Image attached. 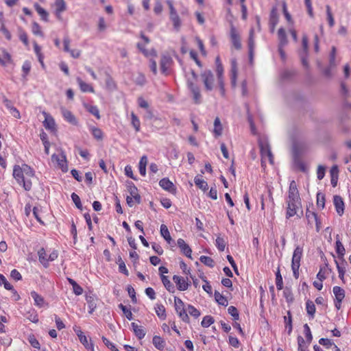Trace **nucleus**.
<instances>
[{
	"label": "nucleus",
	"mask_w": 351,
	"mask_h": 351,
	"mask_svg": "<svg viewBox=\"0 0 351 351\" xmlns=\"http://www.w3.org/2000/svg\"><path fill=\"white\" fill-rule=\"evenodd\" d=\"M287 207V218L297 215L298 211L301 208V199L297 188L296 183L292 180L289 184L288 195L286 198Z\"/></svg>",
	"instance_id": "nucleus-1"
},
{
	"label": "nucleus",
	"mask_w": 351,
	"mask_h": 351,
	"mask_svg": "<svg viewBox=\"0 0 351 351\" xmlns=\"http://www.w3.org/2000/svg\"><path fill=\"white\" fill-rule=\"evenodd\" d=\"M303 249L302 247L298 245L293 252L292 261H291V269L293 271V276L297 279L299 277V269L300 267V261L302 257Z\"/></svg>",
	"instance_id": "nucleus-2"
},
{
	"label": "nucleus",
	"mask_w": 351,
	"mask_h": 351,
	"mask_svg": "<svg viewBox=\"0 0 351 351\" xmlns=\"http://www.w3.org/2000/svg\"><path fill=\"white\" fill-rule=\"evenodd\" d=\"M175 310L179 317L185 323H189L190 319L186 313V306L183 301L178 298L174 297Z\"/></svg>",
	"instance_id": "nucleus-3"
},
{
	"label": "nucleus",
	"mask_w": 351,
	"mask_h": 351,
	"mask_svg": "<svg viewBox=\"0 0 351 351\" xmlns=\"http://www.w3.org/2000/svg\"><path fill=\"white\" fill-rule=\"evenodd\" d=\"M13 176L19 184H23V188L26 191H29L32 189V180H26L24 179V173H23L21 166L15 165L14 167Z\"/></svg>",
	"instance_id": "nucleus-4"
},
{
	"label": "nucleus",
	"mask_w": 351,
	"mask_h": 351,
	"mask_svg": "<svg viewBox=\"0 0 351 351\" xmlns=\"http://www.w3.org/2000/svg\"><path fill=\"white\" fill-rule=\"evenodd\" d=\"M261 154V165L262 167L266 165L267 161L270 164L274 163L273 155L271 154L270 147L267 142L259 143Z\"/></svg>",
	"instance_id": "nucleus-5"
},
{
	"label": "nucleus",
	"mask_w": 351,
	"mask_h": 351,
	"mask_svg": "<svg viewBox=\"0 0 351 351\" xmlns=\"http://www.w3.org/2000/svg\"><path fill=\"white\" fill-rule=\"evenodd\" d=\"M200 77L205 90L206 91L213 90L215 87V77L213 73L210 70H206L201 73Z\"/></svg>",
	"instance_id": "nucleus-6"
},
{
	"label": "nucleus",
	"mask_w": 351,
	"mask_h": 351,
	"mask_svg": "<svg viewBox=\"0 0 351 351\" xmlns=\"http://www.w3.org/2000/svg\"><path fill=\"white\" fill-rule=\"evenodd\" d=\"M51 161L56 167L62 169L63 172H66L68 171L66 155L62 151L60 154H53L51 156Z\"/></svg>",
	"instance_id": "nucleus-7"
},
{
	"label": "nucleus",
	"mask_w": 351,
	"mask_h": 351,
	"mask_svg": "<svg viewBox=\"0 0 351 351\" xmlns=\"http://www.w3.org/2000/svg\"><path fill=\"white\" fill-rule=\"evenodd\" d=\"M141 37L144 41V43H138L137 48L147 58L156 57L157 56L156 51L154 49L147 50L145 49V45L149 43V39L143 34H141Z\"/></svg>",
	"instance_id": "nucleus-8"
},
{
	"label": "nucleus",
	"mask_w": 351,
	"mask_h": 351,
	"mask_svg": "<svg viewBox=\"0 0 351 351\" xmlns=\"http://www.w3.org/2000/svg\"><path fill=\"white\" fill-rule=\"evenodd\" d=\"M187 86L192 94L194 102L195 104L201 103L202 95L200 93L199 88L195 84L193 81L190 80L189 79L187 80Z\"/></svg>",
	"instance_id": "nucleus-9"
},
{
	"label": "nucleus",
	"mask_w": 351,
	"mask_h": 351,
	"mask_svg": "<svg viewBox=\"0 0 351 351\" xmlns=\"http://www.w3.org/2000/svg\"><path fill=\"white\" fill-rule=\"evenodd\" d=\"M42 114L45 117V120L43 121V125L45 129L50 130L51 132H56V124L53 117L45 111H43Z\"/></svg>",
	"instance_id": "nucleus-10"
},
{
	"label": "nucleus",
	"mask_w": 351,
	"mask_h": 351,
	"mask_svg": "<svg viewBox=\"0 0 351 351\" xmlns=\"http://www.w3.org/2000/svg\"><path fill=\"white\" fill-rule=\"evenodd\" d=\"M230 36L234 47L238 50L240 49L241 48L240 36L233 25H232L230 27Z\"/></svg>",
	"instance_id": "nucleus-11"
},
{
	"label": "nucleus",
	"mask_w": 351,
	"mask_h": 351,
	"mask_svg": "<svg viewBox=\"0 0 351 351\" xmlns=\"http://www.w3.org/2000/svg\"><path fill=\"white\" fill-rule=\"evenodd\" d=\"M3 104L6 107V108L9 110L10 113L16 119H21V114L18 109H16L12 101L6 98L5 97H3Z\"/></svg>",
	"instance_id": "nucleus-12"
},
{
	"label": "nucleus",
	"mask_w": 351,
	"mask_h": 351,
	"mask_svg": "<svg viewBox=\"0 0 351 351\" xmlns=\"http://www.w3.org/2000/svg\"><path fill=\"white\" fill-rule=\"evenodd\" d=\"M55 15L58 20H62V13L66 9V3L64 0H55L54 3Z\"/></svg>",
	"instance_id": "nucleus-13"
},
{
	"label": "nucleus",
	"mask_w": 351,
	"mask_h": 351,
	"mask_svg": "<svg viewBox=\"0 0 351 351\" xmlns=\"http://www.w3.org/2000/svg\"><path fill=\"white\" fill-rule=\"evenodd\" d=\"M61 114L64 119L69 123L76 125L77 124V120L74 114L64 107L60 108Z\"/></svg>",
	"instance_id": "nucleus-14"
},
{
	"label": "nucleus",
	"mask_w": 351,
	"mask_h": 351,
	"mask_svg": "<svg viewBox=\"0 0 351 351\" xmlns=\"http://www.w3.org/2000/svg\"><path fill=\"white\" fill-rule=\"evenodd\" d=\"M173 282L176 284L178 290L185 291L189 288V283L187 280L183 277L174 275L173 277Z\"/></svg>",
	"instance_id": "nucleus-15"
},
{
	"label": "nucleus",
	"mask_w": 351,
	"mask_h": 351,
	"mask_svg": "<svg viewBox=\"0 0 351 351\" xmlns=\"http://www.w3.org/2000/svg\"><path fill=\"white\" fill-rule=\"evenodd\" d=\"M172 59L170 56L162 55L160 60V70L162 73L167 74L168 69L171 66Z\"/></svg>",
	"instance_id": "nucleus-16"
},
{
	"label": "nucleus",
	"mask_w": 351,
	"mask_h": 351,
	"mask_svg": "<svg viewBox=\"0 0 351 351\" xmlns=\"http://www.w3.org/2000/svg\"><path fill=\"white\" fill-rule=\"evenodd\" d=\"M333 203L337 213L339 215H342L344 212V202L341 197L339 195H335L333 197Z\"/></svg>",
	"instance_id": "nucleus-17"
},
{
	"label": "nucleus",
	"mask_w": 351,
	"mask_h": 351,
	"mask_svg": "<svg viewBox=\"0 0 351 351\" xmlns=\"http://www.w3.org/2000/svg\"><path fill=\"white\" fill-rule=\"evenodd\" d=\"M159 185L164 190L167 191L170 193H174L176 191L175 186L171 181L168 178H162L159 182Z\"/></svg>",
	"instance_id": "nucleus-18"
},
{
	"label": "nucleus",
	"mask_w": 351,
	"mask_h": 351,
	"mask_svg": "<svg viewBox=\"0 0 351 351\" xmlns=\"http://www.w3.org/2000/svg\"><path fill=\"white\" fill-rule=\"evenodd\" d=\"M177 244L180 248L182 252L189 258H191L192 250L191 247L185 243L182 239H178Z\"/></svg>",
	"instance_id": "nucleus-19"
},
{
	"label": "nucleus",
	"mask_w": 351,
	"mask_h": 351,
	"mask_svg": "<svg viewBox=\"0 0 351 351\" xmlns=\"http://www.w3.org/2000/svg\"><path fill=\"white\" fill-rule=\"evenodd\" d=\"M237 62L236 59L233 58L231 60V84L232 86H235L237 84Z\"/></svg>",
	"instance_id": "nucleus-20"
},
{
	"label": "nucleus",
	"mask_w": 351,
	"mask_h": 351,
	"mask_svg": "<svg viewBox=\"0 0 351 351\" xmlns=\"http://www.w3.org/2000/svg\"><path fill=\"white\" fill-rule=\"evenodd\" d=\"M77 84H79L80 90L82 92H84V93H86V92L94 93L95 92L93 86L90 84H87L86 82H84L81 78L77 77Z\"/></svg>",
	"instance_id": "nucleus-21"
},
{
	"label": "nucleus",
	"mask_w": 351,
	"mask_h": 351,
	"mask_svg": "<svg viewBox=\"0 0 351 351\" xmlns=\"http://www.w3.org/2000/svg\"><path fill=\"white\" fill-rule=\"evenodd\" d=\"M23 173H24V179L26 180H31L34 176V172L33 169L27 165L23 164L21 166Z\"/></svg>",
	"instance_id": "nucleus-22"
},
{
	"label": "nucleus",
	"mask_w": 351,
	"mask_h": 351,
	"mask_svg": "<svg viewBox=\"0 0 351 351\" xmlns=\"http://www.w3.org/2000/svg\"><path fill=\"white\" fill-rule=\"evenodd\" d=\"M38 255L39 258V261L40 263L45 267H48V256L49 255L46 253L45 250L44 248H41L38 252Z\"/></svg>",
	"instance_id": "nucleus-23"
},
{
	"label": "nucleus",
	"mask_w": 351,
	"mask_h": 351,
	"mask_svg": "<svg viewBox=\"0 0 351 351\" xmlns=\"http://www.w3.org/2000/svg\"><path fill=\"white\" fill-rule=\"evenodd\" d=\"M86 300L88 304V307L89 308V313H93L97 306L96 304V298L93 295H86Z\"/></svg>",
	"instance_id": "nucleus-24"
},
{
	"label": "nucleus",
	"mask_w": 351,
	"mask_h": 351,
	"mask_svg": "<svg viewBox=\"0 0 351 351\" xmlns=\"http://www.w3.org/2000/svg\"><path fill=\"white\" fill-rule=\"evenodd\" d=\"M223 127L219 117H216L214 121V135L217 137L222 134Z\"/></svg>",
	"instance_id": "nucleus-25"
},
{
	"label": "nucleus",
	"mask_w": 351,
	"mask_h": 351,
	"mask_svg": "<svg viewBox=\"0 0 351 351\" xmlns=\"http://www.w3.org/2000/svg\"><path fill=\"white\" fill-rule=\"evenodd\" d=\"M84 107L88 112L95 116L97 119H100L99 110L96 106L84 104Z\"/></svg>",
	"instance_id": "nucleus-26"
},
{
	"label": "nucleus",
	"mask_w": 351,
	"mask_h": 351,
	"mask_svg": "<svg viewBox=\"0 0 351 351\" xmlns=\"http://www.w3.org/2000/svg\"><path fill=\"white\" fill-rule=\"evenodd\" d=\"M132 327L133 329L134 332L135 333L136 336L139 339H143L145 335V332L143 330V328L141 326H138L136 323L133 322L132 323Z\"/></svg>",
	"instance_id": "nucleus-27"
},
{
	"label": "nucleus",
	"mask_w": 351,
	"mask_h": 351,
	"mask_svg": "<svg viewBox=\"0 0 351 351\" xmlns=\"http://www.w3.org/2000/svg\"><path fill=\"white\" fill-rule=\"evenodd\" d=\"M31 296L34 299V304L36 306H37L40 308L43 306V305L45 304V301H44V298L41 295L38 294L36 291H32Z\"/></svg>",
	"instance_id": "nucleus-28"
},
{
	"label": "nucleus",
	"mask_w": 351,
	"mask_h": 351,
	"mask_svg": "<svg viewBox=\"0 0 351 351\" xmlns=\"http://www.w3.org/2000/svg\"><path fill=\"white\" fill-rule=\"evenodd\" d=\"M152 342L158 350H162L165 348V342L160 336H154Z\"/></svg>",
	"instance_id": "nucleus-29"
},
{
	"label": "nucleus",
	"mask_w": 351,
	"mask_h": 351,
	"mask_svg": "<svg viewBox=\"0 0 351 351\" xmlns=\"http://www.w3.org/2000/svg\"><path fill=\"white\" fill-rule=\"evenodd\" d=\"M160 232L161 236L166 240V241L168 243H170V242L171 241L172 239H171L169 231L167 228V226L165 224H162L160 226Z\"/></svg>",
	"instance_id": "nucleus-30"
},
{
	"label": "nucleus",
	"mask_w": 351,
	"mask_h": 351,
	"mask_svg": "<svg viewBox=\"0 0 351 351\" xmlns=\"http://www.w3.org/2000/svg\"><path fill=\"white\" fill-rule=\"evenodd\" d=\"M194 182L195 185L201 190L205 191L208 189L207 182L205 180H202L199 176H197L195 177Z\"/></svg>",
	"instance_id": "nucleus-31"
},
{
	"label": "nucleus",
	"mask_w": 351,
	"mask_h": 351,
	"mask_svg": "<svg viewBox=\"0 0 351 351\" xmlns=\"http://www.w3.org/2000/svg\"><path fill=\"white\" fill-rule=\"evenodd\" d=\"M147 163V156H143L139 161V165H138L139 173L143 176H145L146 174Z\"/></svg>",
	"instance_id": "nucleus-32"
},
{
	"label": "nucleus",
	"mask_w": 351,
	"mask_h": 351,
	"mask_svg": "<svg viewBox=\"0 0 351 351\" xmlns=\"http://www.w3.org/2000/svg\"><path fill=\"white\" fill-rule=\"evenodd\" d=\"M333 293L335 297V300H343L345 297V291L340 287L335 286L332 289Z\"/></svg>",
	"instance_id": "nucleus-33"
},
{
	"label": "nucleus",
	"mask_w": 351,
	"mask_h": 351,
	"mask_svg": "<svg viewBox=\"0 0 351 351\" xmlns=\"http://www.w3.org/2000/svg\"><path fill=\"white\" fill-rule=\"evenodd\" d=\"M68 281L73 287V291L77 295H80L83 293V289L73 279L68 278Z\"/></svg>",
	"instance_id": "nucleus-34"
},
{
	"label": "nucleus",
	"mask_w": 351,
	"mask_h": 351,
	"mask_svg": "<svg viewBox=\"0 0 351 351\" xmlns=\"http://www.w3.org/2000/svg\"><path fill=\"white\" fill-rule=\"evenodd\" d=\"M34 8L41 19L45 21H48V12L38 3L34 4Z\"/></svg>",
	"instance_id": "nucleus-35"
},
{
	"label": "nucleus",
	"mask_w": 351,
	"mask_h": 351,
	"mask_svg": "<svg viewBox=\"0 0 351 351\" xmlns=\"http://www.w3.org/2000/svg\"><path fill=\"white\" fill-rule=\"evenodd\" d=\"M80 342L86 348H89V343L87 337L80 329H74Z\"/></svg>",
	"instance_id": "nucleus-36"
},
{
	"label": "nucleus",
	"mask_w": 351,
	"mask_h": 351,
	"mask_svg": "<svg viewBox=\"0 0 351 351\" xmlns=\"http://www.w3.org/2000/svg\"><path fill=\"white\" fill-rule=\"evenodd\" d=\"M269 23L271 25V31L274 32L276 25L278 23V15L275 9H273L270 14Z\"/></svg>",
	"instance_id": "nucleus-37"
},
{
	"label": "nucleus",
	"mask_w": 351,
	"mask_h": 351,
	"mask_svg": "<svg viewBox=\"0 0 351 351\" xmlns=\"http://www.w3.org/2000/svg\"><path fill=\"white\" fill-rule=\"evenodd\" d=\"M278 36L279 39V46H285L287 43V36H286V32L283 28H280L278 31Z\"/></svg>",
	"instance_id": "nucleus-38"
},
{
	"label": "nucleus",
	"mask_w": 351,
	"mask_h": 351,
	"mask_svg": "<svg viewBox=\"0 0 351 351\" xmlns=\"http://www.w3.org/2000/svg\"><path fill=\"white\" fill-rule=\"evenodd\" d=\"M336 252L338 254L339 256H343L346 252V250L342 244V243L339 239V235H337V241L335 243Z\"/></svg>",
	"instance_id": "nucleus-39"
},
{
	"label": "nucleus",
	"mask_w": 351,
	"mask_h": 351,
	"mask_svg": "<svg viewBox=\"0 0 351 351\" xmlns=\"http://www.w3.org/2000/svg\"><path fill=\"white\" fill-rule=\"evenodd\" d=\"M186 313L189 314L194 318H197L200 316L201 313L199 310H197L195 306L187 304L186 306Z\"/></svg>",
	"instance_id": "nucleus-40"
},
{
	"label": "nucleus",
	"mask_w": 351,
	"mask_h": 351,
	"mask_svg": "<svg viewBox=\"0 0 351 351\" xmlns=\"http://www.w3.org/2000/svg\"><path fill=\"white\" fill-rule=\"evenodd\" d=\"M161 280L165 288L169 291V292H173L174 291V286L173 284L170 282V280L168 279V277L162 275L161 276Z\"/></svg>",
	"instance_id": "nucleus-41"
},
{
	"label": "nucleus",
	"mask_w": 351,
	"mask_h": 351,
	"mask_svg": "<svg viewBox=\"0 0 351 351\" xmlns=\"http://www.w3.org/2000/svg\"><path fill=\"white\" fill-rule=\"evenodd\" d=\"M154 309L156 313L160 319H165L166 318L165 308L162 304H156Z\"/></svg>",
	"instance_id": "nucleus-42"
},
{
	"label": "nucleus",
	"mask_w": 351,
	"mask_h": 351,
	"mask_svg": "<svg viewBox=\"0 0 351 351\" xmlns=\"http://www.w3.org/2000/svg\"><path fill=\"white\" fill-rule=\"evenodd\" d=\"M129 191L131 195L130 197L134 198L135 202L139 204L141 202V197L138 193L137 188L133 185L130 187Z\"/></svg>",
	"instance_id": "nucleus-43"
},
{
	"label": "nucleus",
	"mask_w": 351,
	"mask_h": 351,
	"mask_svg": "<svg viewBox=\"0 0 351 351\" xmlns=\"http://www.w3.org/2000/svg\"><path fill=\"white\" fill-rule=\"evenodd\" d=\"M215 298L217 302L220 305L226 306L228 304L227 299L217 291L215 293Z\"/></svg>",
	"instance_id": "nucleus-44"
},
{
	"label": "nucleus",
	"mask_w": 351,
	"mask_h": 351,
	"mask_svg": "<svg viewBox=\"0 0 351 351\" xmlns=\"http://www.w3.org/2000/svg\"><path fill=\"white\" fill-rule=\"evenodd\" d=\"M131 123L136 132L140 131V120L134 112L131 113Z\"/></svg>",
	"instance_id": "nucleus-45"
},
{
	"label": "nucleus",
	"mask_w": 351,
	"mask_h": 351,
	"mask_svg": "<svg viewBox=\"0 0 351 351\" xmlns=\"http://www.w3.org/2000/svg\"><path fill=\"white\" fill-rule=\"evenodd\" d=\"M254 29H251L250 32V38H249V42H248L249 53H250V57H252V56L253 50L254 48Z\"/></svg>",
	"instance_id": "nucleus-46"
},
{
	"label": "nucleus",
	"mask_w": 351,
	"mask_h": 351,
	"mask_svg": "<svg viewBox=\"0 0 351 351\" xmlns=\"http://www.w3.org/2000/svg\"><path fill=\"white\" fill-rule=\"evenodd\" d=\"M306 309L307 313L312 317H314L315 313V306L312 301L308 300L306 302Z\"/></svg>",
	"instance_id": "nucleus-47"
},
{
	"label": "nucleus",
	"mask_w": 351,
	"mask_h": 351,
	"mask_svg": "<svg viewBox=\"0 0 351 351\" xmlns=\"http://www.w3.org/2000/svg\"><path fill=\"white\" fill-rule=\"evenodd\" d=\"M12 60L11 56L8 52L5 50H3L2 56H0V64L2 65H5L6 64L10 62Z\"/></svg>",
	"instance_id": "nucleus-48"
},
{
	"label": "nucleus",
	"mask_w": 351,
	"mask_h": 351,
	"mask_svg": "<svg viewBox=\"0 0 351 351\" xmlns=\"http://www.w3.org/2000/svg\"><path fill=\"white\" fill-rule=\"evenodd\" d=\"M170 19L173 24L174 28L178 30L181 26V21L178 14H170Z\"/></svg>",
	"instance_id": "nucleus-49"
},
{
	"label": "nucleus",
	"mask_w": 351,
	"mask_h": 351,
	"mask_svg": "<svg viewBox=\"0 0 351 351\" xmlns=\"http://www.w3.org/2000/svg\"><path fill=\"white\" fill-rule=\"evenodd\" d=\"M276 287L278 290H281L283 287L282 277L280 273L279 268L278 269V271L276 274Z\"/></svg>",
	"instance_id": "nucleus-50"
},
{
	"label": "nucleus",
	"mask_w": 351,
	"mask_h": 351,
	"mask_svg": "<svg viewBox=\"0 0 351 351\" xmlns=\"http://www.w3.org/2000/svg\"><path fill=\"white\" fill-rule=\"evenodd\" d=\"M215 245L219 251L223 252L225 250L226 243L223 238L218 237L215 240Z\"/></svg>",
	"instance_id": "nucleus-51"
},
{
	"label": "nucleus",
	"mask_w": 351,
	"mask_h": 351,
	"mask_svg": "<svg viewBox=\"0 0 351 351\" xmlns=\"http://www.w3.org/2000/svg\"><path fill=\"white\" fill-rule=\"evenodd\" d=\"M118 264H119V272L123 273L126 276H128L129 275L128 270L126 268L124 261L122 260V258L121 257H119L118 259Z\"/></svg>",
	"instance_id": "nucleus-52"
},
{
	"label": "nucleus",
	"mask_w": 351,
	"mask_h": 351,
	"mask_svg": "<svg viewBox=\"0 0 351 351\" xmlns=\"http://www.w3.org/2000/svg\"><path fill=\"white\" fill-rule=\"evenodd\" d=\"M19 37L25 46L29 45L27 35L26 32L21 28L19 29Z\"/></svg>",
	"instance_id": "nucleus-53"
},
{
	"label": "nucleus",
	"mask_w": 351,
	"mask_h": 351,
	"mask_svg": "<svg viewBox=\"0 0 351 351\" xmlns=\"http://www.w3.org/2000/svg\"><path fill=\"white\" fill-rule=\"evenodd\" d=\"M119 308L121 309V311H123V313H124L125 316L127 317L128 319L132 320L133 319L132 311L125 306H124L122 304H120L119 305Z\"/></svg>",
	"instance_id": "nucleus-54"
},
{
	"label": "nucleus",
	"mask_w": 351,
	"mask_h": 351,
	"mask_svg": "<svg viewBox=\"0 0 351 351\" xmlns=\"http://www.w3.org/2000/svg\"><path fill=\"white\" fill-rule=\"evenodd\" d=\"M213 323H214L213 317L210 315H207V316L204 317L201 324L203 327L208 328Z\"/></svg>",
	"instance_id": "nucleus-55"
},
{
	"label": "nucleus",
	"mask_w": 351,
	"mask_h": 351,
	"mask_svg": "<svg viewBox=\"0 0 351 351\" xmlns=\"http://www.w3.org/2000/svg\"><path fill=\"white\" fill-rule=\"evenodd\" d=\"M199 260L202 263H204V265H206L210 267H214V261L209 256H200Z\"/></svg>",
	"instance_id": "nucleus-56"
},
{
	"label": "nucleus",
	"mask_w": 351,
	"mask_h": 351,
	"mask_svg": "<svg viewBox=\"0 0 351 351\" xmlns=\"http://www.w3.org/2000/svg\"><path fill=\"white\" fill-rule=\"evenodd\" d=\"M90 131L92 134L96 139L101 140L102 138L103 132L99 128L93 127L91 128Z\"/></svg>",
	"instance_id": "nucleus-57"
},
{
	"label": "nucleus",
	"mask_w": 351,
	"mask_h": 351,
	"mask_svg": "<svg viewBox=\"0 0 351 351\" xmlns=\"http://www.w3.org/2000/svg\"><path fill=\"white\" fill-rule=\"evenodd\" d=\"M216 73L217 76V82H224L223 80V65L216 66Z\"/></svg>",
	"instance_id": "nucleus-58"
},
{
	"label": "nucleus",
	"mask_w": 351,
	"mask_h": 351,
	"mask_svg": "<svg viewBox=\"0 0 351 351\" xmlns=\"http://www.w3.org/2000/svg\"><path fill=\"white\" fill-rule=\"evenodd\" d=\"M32 31L34 35L40 36H43V32L41 31L40 25L36 22L33 23V24H32Z\"/></svg>",
	"instance_id": "nucleus-59"
},
{
	"label": "nucleus",
	"mask_w": 351,
	"mask_h": 351,
	"mask_svg": "<svg viewBox=\"0 0 351 351\" xmlns=\"http://www.w3.org/2000/svg\"><path fill=\"white\" fill-rule=\"evenodd\" d=\"M304 332L306 338V341L310 343L313 339V336L311 332V329L307 324L304 326Z\"/></svg>",
	"instance_id": "nucleus-60"
},
{
	"label": "nucleus",
	"mask_w": 351,
	"mask_h": 351,
	"mask_svg": "<svg viewBox=\"0 0 351 351\" xmlns=\"http://www.w3.org/2000/svg\"><path fill=\"white\" fill-rule=\"evenodd\" d=\"M3 285L4 288L7 290H12L13 287L7 281L5 276L0 274V285Z\"/></svg>",
	"instance_id": "nucleus-61"
},
{
	"label": "nucleus",
	"mask_w": 351,
	"mask_h": 351,
	"mask_svg": "<svg viewBox=\"0 0 351 351\" xmlns=\"http://www.w3.org/2000/svg\"><path fill=\"white\" fill-rule=\"evenodd\" d=\"M317 204L319 207H321L322 208H324L325 197L324 195L321 193H318L317 194Z\"/></svg>",
	"instance_id": "nucleus-62"
},
{
	"label": "nucleus",
	"mask_w": 351,
	"mask_h": 351,
	"mask_svg": "<svg viewBox=\"0 0 351 351\" xmlns=\"http://www.w3.org/2000/svg\"><path fill=\"white\" fill-rule=\"evenodd\" d=\"M71 199H72L73 202H74L75 205L76 206V207L79 209H81L82 207V205L80 197L76 193H73L71 194Z\"/></svg>",
	"instance_id": "nucleus-63"
},
{
	"label": "nucleus",
	"mask_w": 351,
	"mask_h": 351,
	"mask_svg": "<svg viewBox=\"0 0 351 351\" xmlns=\"http://www.w3.org/2000/svg\"><path fill=\"white\" fill-rule=\"evenodd\" d=\"M319 343L325 346L326 348H329L334 345V343L332 340L326 338H321L319 340Z\"/></svg>",
	"instance_id": "nucleus-64"
}]
</instances>
